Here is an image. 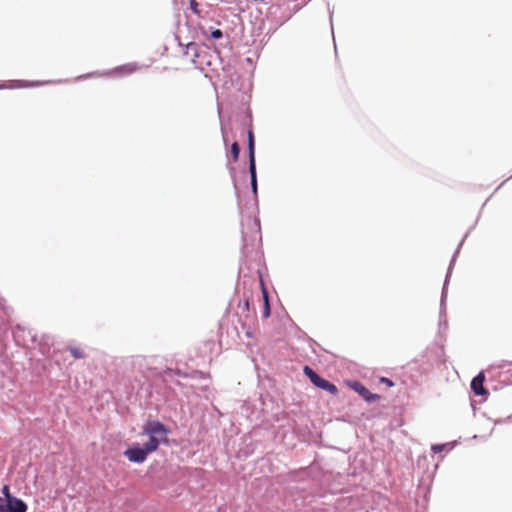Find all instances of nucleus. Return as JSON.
Listing matches in <instances>:
<instances>
[{
  "mask_svg": "<svg viewBox=\"0 0 512 512\" xmlns=\"http://www.w3.org/2000/svg\"><path fill=\"white\" fill-rule=\"evenodd\" d=\"M171 430L158 420H149L143 426L142 434L148 439L144 442L148 452H155L160 445H169Z\"/></svg>",
  "mask_w": 512,
  "mask_h": 512,
  "instance_id": "1",
  "label": "nucleus"
},
{
  "mask_svg": "<svg viewBox=\"0 0 512 512\" xmlns=\"http://www.w3.org/2000/svg\"><path fill=\"white\" fill-rule=\"evenodd\" d=\"M303 371H304V374L307 376V378L310 380V382L314 386H316L322 390H325L333 395H335L338 392V389L334 384H332L329 381H327L326 379L322 378L311 367L305 366Z\"/></svg>",
  "mask_w": 512,
  "mask_h": 512,
  "instance_id": "2",
  "label": "nucleus"
},
{
  "mask_svg": "<svg viewBox=\"0 0 512 512\" xmlns=\"http://www.w3.org/2000/svg\"><path fill=\"white\" fill-rule=\"evenodd\" d=\"M152 452H148L146 445L133 443L130 444V462L142 463L146 460L147 456Z\"/></svg>",
  "mask_w": 512,
  "mask_h": 512,
  "instance_id": "3",
  "label": "nucleus"
},
{
  "mask_svg": "<svg viewBox=\"0 0 512 512\" xmlns=\"http://www.w3.org/2000/svg\"><path fill=\"white\" fill-rule=\"evenodd\" d=\"M485 375L483 372L477 374L471 381V389L477 396H483L487 394V391L484 387Z\"/></svg>",
  "mask_w": 512,
  "mask_h": 512,
  "instance_id": "4",
  "label": "nucleus"
},
{
  "mask_svg": "<svg viewBox=\"0 0 512 512\" xmlns=\"http://www.w3.org/2000/svg\"><path fill=\"white\" fill-rule=\"evenodd\" d=\"M27 505L16 497H9V501H7V505H5L4 512H26Z\"/></svg>",
  "mask_w": 512,
  "mask_h": 512,
  "instance_id": "5",
  "label": "nucleus"
},
{
  "mask_svg": "<svg viewBox=\"0 0 512 512\" xmlns=\"http://www.w3.org/2000/svg\"><path fill=\"white\" fill-rule=\"evenodd\" d=\"M248 160L249 164L256 163L255 159V138L252 130L248 131Z\"/></svg>",
  "mask_w": 512,
  "mask_h": 512,
  "instance_id": "6",
  "label": "nucleus"
},
{
  "mask_svg": "<svg viewBox=\"0 0 512 512\" xmlns=\"http://www.w3.org/2000/svg\"><path fill=\"white\" fill-rule=\"evenodd\" d=\"M249 173H250V184L252 192L256 195L257 194V172H256V163L249 164Z\"/></svg>",
  "mask_w": 512,
  "mask_h": 512,
  "instance_id": "7",
  "label": "nucleus"
},
{
  "mask_svg": "<svg viewBox=\"0 0 512 512\" xmlns=\"http://www.w3.org/2000/svg\"><path fill=\"white\" fill-rule=\"evenodd\" d=\"M352 387L359 395L363 396L366 400H368V396H370L371 393L365 386L358 382H355Z\"/></svg>",
  "mask_w": 512,
  "mask_h": 512,
  "instance_id": "8",
  "label": "nucleus"
},
{
  "mask_svg": "<svg viewBox=\"0 0 512 512\" xmlns=\"http://www.w3.org/2000/svg\"><path fill=\"white\" fill-rule=\"evenodd\" d=\"M69 351L71 353V355L75 358V359H82L85 357V353L83 352V350L81 348H78V347H69Z\"/></svg>",
  "mask_w": 512,
  "mask_h": 512,
  "instance_id": "9",
  "label": "nucleus"
},
{
  "mask_svg": "<svg viewBox=\"0 0 512 512\" xmlns=\"http://www.w3.org/2000/svg\"><path fill=\"white\" fill-rule=\"evenodd\" d=\"M230 153H231L233 160L237 161L239 158V154H240V146L237 142H234L231 145Z\"/></svg>",
  "mask_w": 512,
  "mask_h": 512,
  "instance_id": "10",
  "label": "nucleus"
},
{
  "mask_svg": "<svg viewBox=\"0 0 512 512\" xmlns=\"http://www.w3.org/2000/svg\"><path fill=\"white\" fill-rule=\"evenodd\" d=\"M449 272L447 273L446 275V279H445V282H444V286H443V290H442V295H441V307L443 308L444 307V303H445V300H446V297H447V284H448V279H449Z\"/></svg>",
  "mask_w": 512,
  "mask_h": 512,
  "instance_id": "11",
  "label": "nucleus"
},
{
  "mask_svg": "<svg viewBox=\"0 0 512 512\" xmlns=\"http://www.w3.org/2000/svg\"><path fill=\"white\" fill-rule=\"evenodd\" d=\"M189 6H190V9L192 10L193 13L199 15L200 14V11L198 9V2L196 0H190L189 1Z\"/></svg>",
  "mask_w": 512,
  "mask_h": 512,
  "instance_id": "12",
  "label": "nucleus"
},
{
  "mask_svg": "<svg viewBox=\"0 0 512 512\" xmlns=\"http://www.w3.org/2000/svg\"><path fill=\"white\" fill-rule=\"evenodd\" d=\"M212 39L218 40L223 37V32L220 29H213L210 34Z\"/></svg>",
  "mask_w": 512,
  "mask_h": 512,
  "instance_id": "13",
  "label": "nucleus"
},
{
  "mask_svg": "<svg viewBox=\"0 0 512 512\" xmlns=\"http://www.w3.org/2000/svg\"><path fill=\"white\" fill-rule=\"evenodd\" d=\"M264 302H265V307H264V311H263V316L265 318H268L270 316V307H269V304H268V301H267V295L264 294Z\"/></svg>",
  "mask_w": 512,
  "mask_h": 512,
  "instance_id": "14",
  "label": "nucleus"
},
{
  "mask_svg": "<svg viewBox=\"0 0 512 512\" xmlns=\"http://www.w3.org/2000/svg\"><path fill=\"white\" fill-rule=\"evenodd\" d=\"M445 444H435L432 446V451L434 453H440L443 451V449L445 448Z\"/></svg>",
  "mask_w": 512,
  "mask_h": 512,
  "instance_id": "15",
  "label": "nucleus"
},
{
  "mask_svg": "<svg viewBox=\"0 0 512 512\" xmlns=\"http://www.w3.org/2000/svg\"><path fill=\"white\" fill-rule=\"evenodd\" d=\"M9 491H10V490H9V487H8L7 485H5V486L3 487V489H2V492H3V494L5 495V497H6L7 501H9V497H12V496L10 495V492H9Z\"/></svg>",
  "mask_w": 512,
  "mask_h": 512,
  "instance_id": "16",
  "label": "nucleus"
},
{
  "mask_svg": "<svg viewBox=\"0 0 512 512\" xmlns=\"http://www.w3.org/2000/svg\"><path fill=\"white\" fill-rule=\"evenodd\" d=\"M4 510H5V505L3 503L2 498L0 497V512H4Z\"/></svg>",
  "mask_w": 512,
  "mask_h": 512,
  "instance_id": "17",
  "label": "nucleus"
},
{
  "mask_svg": "<svg viewBox=\"0 0 512 512\" xmlns=\"http://www.w3.org/2000/svg\"><path fill=\"white\" fill-rule=\"evenodd\" d=\"M31 85H33V83L23 82V84L20 85V87H28V86H31Z\"/></svg>",
  "mask_w": 512,
  "mask_h": 512,
  "instance_id": "18",
  "label": "nucleus"
},
{
  "mask_svg": "<svg viewBox=\"0 0 512 512\" xmlns=\"http://www.w3.org/2000/svg\"><path fill=\"white\" fill-rule=\"evenodd\" d=\"M383 382H385L386 384H388L390 386L393 385V383L389 379H387V378L383 379Z\"/></svg>",
  "mask_w": 512,
  "mask_h": 512,
  "instance_id": "19",
  "label": "nucleus"
},
{
  "mask_svg": "<svg viewBox=\"0 0 512 512\" xmlns=\"http://www.w3.org/2000/svg\"><path fill=\"white\" fill-rule=\"evenodd\" d=\"M129 69H130V73L136 69V66L132 63H130V66H129Z\"/></svg>",
  "mask_w": 512,
  "mask_h": 512,
  "instance_id": "20",
  "label": "nucleus"
},
{
  "mask_svg": "<svg viewBox=\"0 0 512 512\" xmlns=\"http://www.w3.org/2000/svg\"><path fill=\"white\" fill-rule=\"evenodd\" d=\"M455 254H458V250H457V251H455ZM454 256H456V255H454ZM453 258H455V257H453ZM452 261H454V259H452ZM451 263H453V262H451ZM451 267H452V264H450V267H449V269H448V272H449V273H450V271H451Z\"/></svg>",
  "mask_w": 512,
  "mask_h": 512,
  "instance_id": "21",
  "label": "nucleus"
}]
</instances>
